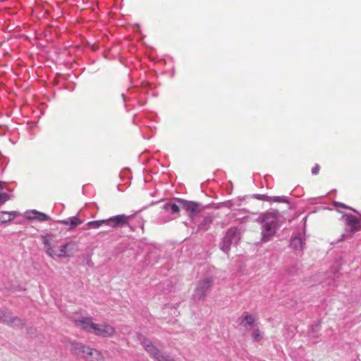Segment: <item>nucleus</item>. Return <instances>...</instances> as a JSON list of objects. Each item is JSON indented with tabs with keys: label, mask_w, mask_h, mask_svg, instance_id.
I'll use <instances>...</instances> for the list:
<instances>
[{
	"label": "nucleus",
	"mask_w": 361,
	"mask_h": 361,
	"mask_svg": "<svg viewBox=\"0 0 361 361\" xmlns=\"http://www.w3.org/2000/svg\"><path fill=\"white\" fill-rule=\"evenodd\" d=\"M142 345L145 350L157 361H163L167 355L162 353L152 341L147 338H144Z\"/></svg>",
	"instance_id": "nucleus-7"
},
{
	"label": "nucleus",
	"mask_w": 361,
	"mask_h": 361,
	"mask_svg": "<svg viewBox=\"0 0 361 361\" xmlns=\"http://www.w3.org/2000/svg\"><path fill=\"white\" fill-rule=\"evenodd\" d=\"M71 346V349L73 353L83 358H87L88 357L93 356L97 360L103 359L102 354L99 350L91 348L81 343H72Z\"/></svg>",
	"instance_id": "nucleus-4"
},
{
	"label": "nucleus",
	"mask_w": 361,
	"mask_h": 361,
	"mask_svg": "<svg viewBox=\"0 0 361 361\" xmlns=\"http://www.w3.org/2000/svg\"><path fill=\"white\" fill-rule=\"evenodd\" d=\"M102 225H106V219L92 221H90L87 224V226H88V228H97Z\"/></svg>",
	"instance_id": "nucleus-17"
},
{
	"label": "nucleus",
	"mask_w": 361,
	"mask_h": 361,
	"mask_svg": "<svg viewBox=\"0 0 361 361\" xmlns=\"http://www.w3.org/2000/svg\"><path fill=\"white\" fill-rule=\"evenodd\" d=\"M290 246L295 250H302L303 248V243L300 236H295L291 239Z\"/></svg>",
	"instance_id": "nucleus-13"
},
{
	"label": "nucleus",
	"mask_w": 361,
	"mask_h": 361,
	"mask_svg": "<svg viewBox=\"0 0 361 361\" xmlns=\"http://www.w3.org/2000/svg\"><path fill=\"white\" fill-rule=\"evenodd\" d=\"M75 324L80 325L87 332L92 333L97 336L103 338L112 337L116 334V329L111 324L106 322L101 324L94 323L90 317L76 320Z\"/></svg>",
	"instance_id": "nucleus-1"
},
{
	"label": "nucleus",
	"mask_w": 361,
	"mask_h": 361,
	"mask_svg": "<svg viewBox=\"0 0 361 361\" xmlns=\"http://www.w3.org/2000/svg\"><path fill=\"white\" fill-rule=\"evenodd\" d=\"M278 220L275 214H266L262 221V241L268 242L275 235Z\"/></svg>",
	"instance_id": "nucleus-3"
},
{
	"label": "nucleus",
	"mask_w": 361,
	"mask_h": 361,
	"mask_svg": "<svg viewBox=\"0 0 361 361\" xmlns=\"http://www.w3.org/2000/svg\"><path fill=\"white\" fill-rule=\"evenodd\" d=\"M29 219H35L39 221H44L48 220L49 216L44 213H41L37 211H32L31 212L30 215L29 216Z\"/></svg>",
	"instance_id": "nucleus-14"
},
{
	"label": "nucleus",
	"mask_w": 361,
	"mask_h": 361,
	"mask_svg": "<svg viewBox=\"0 0 361 361\" xmlns=\"http://www.w3.org/2000/svg\"><path fill=\"white\" fill-rule=\"evenodd\" d=\"M348 225L351 228V231L353 233L361 230L360 221L356 217L352 216L348 218Z\"/></svg>",
	"instance_id": "nucleus-12"
},
{
	"label": "nucleus",
	"mask_w": 361,
	"mask_h": 361,
	"mask_svg": "<svg viewBox=\"0 0 361 361\" xmlns=\"http://www.w3.org/2000/svg\"><path fill=\"white\" fill-rule=\"evenodd\" d=\"M82 221L75 216L72 217L70 220V224L71 225L72 227H75L80 225Z\"/></svg>",
	"instance_id": "nucleus-20"
},
{
	"label": "nucleus",
	"mask_w": 361,
	"mask_h": 361,
	"mask_svg": "<svg viewBox=\"0 0 361 361\" xmlns=\"http://www.w3.org/2000/svg\"><path fill=\"white\" fill-rule=\"evenodd\" d=\"M163 361H176L174 359L171 358L169 355H167Z\"/></svg>",
	"instance_id": "nucleus-22"
},
{
	"label": "nucleus",
	"mask_w": 361,
	"mask_h": 361,
	"mask_svg": "<svg viewBox=\"0 0 361 361\" xmlns=\"http://www.w3.org/2000/svg\"><path fill=\"white\" fill-rule=\"evenodd\" d=\"M320 170L319 166L317 164L312 169V173L314 175H317L319 173V171Z\"/></svg>",
	"instance_id": "nucleus-21"
},
{
	"label": "nucleus",
	"mask_w": 361,
	"mask_h": 361,
	"mask_svg": "<svg viewBox=\"0 0 361 361\" xmlns=\"http://www.w3.org/2000/svg\"><path fill=\"white\" fill-rule=\"evenodd\" d=\"M183 207L188 212L190 218H193L195 214L200 212V205L198 203L189 201H183Z\"/></svg>",
	"instance_id": "nucleus-9"
},
{
	"label": "nucleus",
	"mask_w": 361,
	"mask_h": 361,
	"mask_svg": "<svg viewBox=\"0 0 361 361\" xmlns=\"http://www.w3.org/2000/svg\"><path fill=\"white\" fill-rule=\"evenodd\" d=\"M240 239V233L237 228H230L228 229L223 238L221 250L224 252H228L233 243H237Z\"/></svg>",
	"instance_id": "nucleus-5"
},
{
	"label": "nucleus",
	"mask_w": 361,
	"mask_h": 361,
	"mask_svg": "<svg viewBox=\"0 0 361 361\" xmlns=\"http://www.w3.org/2000/svg\"><path fill=\"white\" fill-rule=\"evenodd\" d=\"M256 321L257 317L255 315L244 312L241 318L240 325L247 329L253 326Z\"/></svg>",
	"instance_id": "nucleus-10"
},
{
	"label": "nucleus",
	"mask_w": 361,
	"mask_h": 361,
	"mask_svg": "<svg viewBox=\"0 0 361 361\" xmlns=\"http://www.w3.org/2000/svg\"><path fill=\"white\" fill-rule=\"evenodd\" d=\"M164 209L166 211H169L171 214H178L180 212L179 207L173 203L165 204Z\"/></svg>",
	"instance_id": "nucleus-16"
},
{
	"label": "nucleus",
	"mask_w": 361,
	"mask_h": 361,
	"mask_svg": "<svg viewBox=\"0 0 361 361\" xmlns=\"http://www.w3.org/2000/svg\"><path fill=\"white\" fill-rule=\"evenodd\" d=\"M212 223V219L211 217H205L202 221L198 226V230L206 231L209 228L210 225Z\"/></svg>",
	"instance_id": "nucleus-15"
},
{
	"label": "nucleus",
	"mask_w": 361,
	"mask_h": 361,
	"mask_svg": "<svg viewBox=\"0 0 361 361\" xmlns=\"http://www.w3.org/2000/svg\"><path fill=\"white\" fill-rule=\"evenodd\" d=\"M18 213L17 212H0V223H7L13 221Z\"/></svg>",
	"instance_id": "nucleus-11"
},
{
	"label": "nucleus",
	"mask_w": 361,
	"mask_h": 361,
	"mask_svg": "<svg viewBox=\"0 0 361 361\" xmlns=\"http://www.w3.org/2000/svg\"><path fill=\"white\" fill-rule=\"evenodd\" d=\"M43 245L46 253L51 257H70L76 252L75 245L73 242H69L63 244L59 247V250L55 251L53 248V236L47 235L42 238Z\"/></svg>",
	"instance_id": "nucleus-2"
},
{
	"label": "nucleus",
	"mask_w": 361,
	"mask_h": 361,
	"mask_svg": "<svg viewBox=\"0 0 361 361\" xmlns=\"http://www.w3.org/2000/svg\"><path fill=\"white\" fill-rule=\"evenodd\" d=\"M252 338L254 342L259 341L262 338V332L259 329H255L252 332Z\"/></svg>",
	"instance_id": "nucleus-18"
},
{
	"label": "nucleus",
	"mask_w": 361,
	"mask_h": 361,
	"mask_svg": "<svg viewBox=\"0 0 361 361\" xmlns=\"http://www.w3.org/2000/svg\"><path fill=\"white\" fill-rule=\"evenodd\" d=\"M214 280L212 278H205L200 280L194 290L193 297L197 300H203L207 296V291L210 289L213 284Z\"/></svg>",
	"instance_id": "nucleus-6"
},
{
	"label": "nucleus",
	"mask_w": 361,
	"mask_h": 361,
	"mask_svg": "<svg viewBox=\"0 0 361 361\" xmlns=\"http://www.w3.org/2000/svg\"><path fill=\"white\" fill-rule=\"evenodd\" d=\"M61 222H62L63 224H65V225L68 224V221H66V220H63V221H62Z\"/></svg>",
	"instance_id": "nucleus-23"
},
{
	"label": "nucleus",
	"mask_w": 361,
	"mask_h": 361,
	"mask_svg": "<svg viewBox=\"0 0 361 361\" xmlns=\"http://www.w3.org/2000/svg\"><path fill=\"white\" fill-rule=\"evenodd\" d=\"M11 195L7 192L0 193V206L8 202L11 199Z\"/></svg>",
	"instance_id": "nucleus-19"
},
{
	"label": "nucleus",
	"mask_w": 361,
	"mask_h": 361,
	"mask_svg": "<svg viewBox=\"0 0 361 361\" xmlns=\"http://www.w3.org/2000/svg\"><path fill=\"white\" fill-rule=\"evenodd\" d=\"M132 216L119 214L109 219H106V226L111 228L122 227L128 225Z\"/></svg>",
	"instance_id": "nucleus-8"
}]
</instances>
